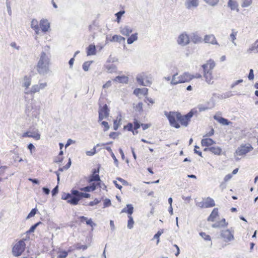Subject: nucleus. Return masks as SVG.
Returning <instances> with one entry per match:
<instances>
[{
	"mask_svg": "<svg viewBox=\"0 0 258 258\" xmlns=\"http://www.w3.org/2000/svg\"><path fill=\"white\" fill-rule=\"evenodd\" d=\"M49 58L44 52H42L37 64V71L40 75H44L49 71Z\"/></svg>",
	"mask_w": 258,
	"mask_h": 258,
	"instance_id": "nucleus-1",
	"label": "nucleus"
},
{
	"mask_svg": "<svg viewBox=\"0 0 258 258\" xmlns=\"http://www.w3.org/2000/svg\"><path fill=\"white\" fill-rule=\"evenodd\" d=\"M198 113L197 108H192L189 112L184 115H182L180 113H177V120L179 121L181 124L184 126H187L191 118Z\"/></svg>",
	"mask_w": 258,
	"mask_h": 258,
	"instance_id": "nucleus-2",
	"label": "nucleus"
},
{
	"mask_svg": "<svg viewBox=\"0 0 258 258\" xmlns=\"http://www.w3.org/2000/svg\"><path fill=\"white\" fill-rule=\"evenodd\" d=\"M177 112H173L170 111L167 112L166 111H164V115L168 118L170 124L173 126L175 127L176 128H178L180 127V125L178 123L177 121Z\"/></svg>",
	"mask_w": 258,
	"mask_h": 258,
	"instance_id": "nucleus-3",
	"label": "nucleus"
},
{
	"mask_svg": "<svg viewBox=\"0 0 258 258\" xmlns=\"http://www.w3.org/2000/svg\"><path fill=\"white\" fill-rule=\"evenodd\" d=\"M134 212V207L131 204H127L126 207L124 208L121 211V213H125L129 216H128V220L127 221V228L132 229L134 227V221L131 215Z\"/></svg>",
	"mask_w": 258,
	"mask_h": 258,
	"instance_id": "nucleus-4",
	"label": "nucleus"
},
{
	"mask_svg": "<svg viewBox=\"0 0 258 258\" xmlns=\"http://www.w3.org/2000/svg\"><path fill=\"white\" fill-rule=\"evenodd\" d=\"M26 244L24 239H21L14 246L12 252L15 256H18L22 254L25 249Z\"/></svg>",
	"mask_w": 258,
	"mask_h": 258,
	"instance_id": "nucleus-5",
	"label": "nucleus"
},
{
	"mask_svg": "<svg viewBox=\"0 0 258 258\" xmlns=\"http://www.w3.org/2000/svg\"><path fill=\"white\" fill-rule=\"evenodd\" d=\"M253 150L252 146L249 144L240 145L236 150V153L239 155L242 156L245 155L247 153Z\"/></svg>",
	"mask_w": 258,
	"mask_h": 258,
	"instance_id": "nucleus-6",
	"label": "nucleus"
},
{
	"mask_svg": "<svg viewBox=\"0 0 258 258\" xmlns=\"http://www.w3.org/2000/svg\"><path fill=\"white\" fill-rule=\"evenodd\" d=\"M220 236L226 242L231 241L234 239L233 233L229 229L221 231Z\"/></svg>",
	"mask_w": 258,
	"mask_h": 258,
	"instance_id": "nucleus-7",
	"label": "nucleus"
},
{
	"mask_svg": "<svg viewBox=\"0 0 258 258\" xmlns=\"http://www.w3.org/2000/svg\"><path fill=\"white\" fill-rule=\"evenodd\" d=\"M194 78L193 75H191L188 73H184L182 75L177 77L179 84L188 82Z\"/></svg>",
	"mask_w": 258,
	"mask_h": 258,
	"instance_id": "nucleus-8",
	"label": "nucleus"
},
{
	"mask_svg": "<svg viewBox=\"0 0 258 258\" xmlns=\"http://www.w3.org/2000/svg\"><path fill=\"white\" fill-rule=\"evenodd\" d=\"M177 42L182 46L186 45L189 43L188 36L186 33L181 34L178 38Z\"/></svg>",
	"mask_w": 258,
	"mask_h": 258,
	"instance_id": "nucleus-9",
	"label": "nucleus"
},
{
	"mask_svg": "<svg viewBox=\"0 0 258 258\" xmlns=\"http://www.w3.org/2000/svg\"><path fill=\"white\" fill-rule=\"evenodd\" d=\"M71 196L68 203L72 205H77L80 201L79 195L78 194H74L73 189L71 190Z\"/></svg>",
	"mask_w": 258,
	"mask_h": 258,
	"instance_id": "nucleus-10",
	"label": "nucleus"
},
{
	"mask_svg": "<svg viewBox=\"0 0 258 258\" xmlns=\"http://www.w3.org/2000/svg\"><path fill=\"white\" fill-rule=\"evenodd\" d=\"M204 41L205 43H209L212 44H215L219 46L215 36L213 34L206 35L204 37Z\"/></svg>",
	"mask_w": 258,
	"mask_h": 258,
	"instance_id": "nucleus-11",
	"label": "nucleus"
},
{
	"mask_svg": "<svg viewBox=\"0 0 258 258\" xmlns=\"http://www.w3.org/2000/svg\"><path fill=\"white\" fill-rule=\"evenodd\" d=\"M119 32L123 35L129 36L133 32V29L129 26L125 25L119 27Z\"/></svg>",
	"mask_w": 258,
	"mask_h": 258,
	"instance_id": "nucleus-12",
	"label": "nucleus"
},
{
	"mask_svg": "<svg viewBox=\"0 0 258 258\" xmlns=\"http://www.w3.org/2000/svg\"><path fill=\"white\" fill-rule=\"evenodd\" d=\"M186 8L190 9L192 8H196L199 6L198 0H186L184 3Z\"/></svg>",
	"mask_w": 258,
	"mask_h": 258,
	"instance_id": "nucleus-13",
	"label": "nucleus"
},
{
	"mask_svg": "<svg viewBox=\"0 0 258 258\" xmlns=\"http://www.w3.org/2000/svg\"><path fill=\"white\" fill-rule=\"evenodd\" d=\"M40 26L42 31L46 32L50 28V24L47 20L42 19L40 22Z\"/></svg>",
	"mask_w": 258,
	"mask_h": 258,
	"instance_id": "nucleus-14",
	"label": "nucleus"
},
{
	"mask_svg": "<svg viewBox=\"0 0 258 258\" xmlns=\"http://www.w3.org/2000/svg\"><path fill=\"white\" fill-rule=\"evenodd\" d=\"M109 109L107 104H104L103 106L99 104L98 112L103 114L105 117H108L109 115Z\"/></svg>",
	"mask_w": 258,
	"mask_h": 258,
	"instance_id": "nucleus-15",
	"label": "nucleus"
},
{
	"mask_svg": "<svg viewBox=\"0 0 258 258\" xmlns=\"http://www.w3.org/2000/svg\"><path fill=\"white\" fill-rule=\"evenodd\" d=\"M22 137L33 138L36 140H38L40 139V135L37 132L31 133L29 131L24 133Z\"/></svg>",
	"mask_w": 258,
	"mask_h": 258,
	"instance_id": "nucleus-16",
	"label": "nucleus"
},
{
	"mask_svg": "<svg viewBox=\"0 0 258 258\" xmlns=\"http://www.w3.org/2000/svg\"><path fill=\"white\" fill-rule=\"evenodd\" d=\"M228 223L226 222L225 219L223 218L221 221H218L212 225V227L214 228H220L227 226Z\"/></svg>",
	"mask_w": 258,
	"mask_h": 258,
	"instance_id": "nucleus-17",
	"label": "nucleus"
},
{
	"mask_svg": "<svg viewBox=\"0 0 258 258\" xmlns=\"http://www.w3.org/2000/svg\"><path fill=\"white\" fill-rule=\"evenodd\" d=\"M213 117L215 120H217V121H218L219 123L223 125H228L231 123L227 119H226L222 117L218 116L216 115H214Z\"/></svg>",
	"mask_w": 258,
	"mask_h": 258,
	"instance_id": "nucleus-18",
	"label": "nucleus"
},
{
	"mask_svg": "<svg viewBox=\"0 0 258 258\" xmlns=\"http://www.w3.org/2000/svg\"><path fill=\"white\" fill-rule=\"evenodd\" d=\"M125 38L120 35H114L110 41L111 42H118L119 43L123 42L124 44V47H125Z\"/></svg>",
	"mask_w": 258,
	"mask_h": 258,
	"instance_id": "nucleus-19",
	"label": "nucleus"
},
{
	"mask_svg": "<svg viewBox=\"0 0 258 258\" xmlns=\"http://www.w3.org/2000/svg\"><path fill=\"white\" fill-rule=\"evenodd\" d=\"M191 41L195 43H199L202 42L203 39L197 33H194L190 36Z\"/></svg>",
	"mask_w": 258,
	"mask_h": 258,
	"instance_id": "nucleus-20",
	"label": "nucleus"
},
{
	"mask_svg": "<svg viewBox=\"0 0 258 258\" xmlns=\"http://www.w3.org/2000/svg\"><path fill=\"white\" fill-rule=\"evenodd\" d=\"M31 27L35 31L36 34L38 35L39 34L40 29L38 21L36 19H34L32 20Z\"/></svg>",
	"mask_w": 258,
	"mask_h": 258,
	"instance_id": "nucleus-21",
	"label": "nucleus"
},
{
	"mask_svg": "<svg viewBox=\"0 0 258 258\" xmlns=\"http://www.w3.org/2000/svg\"><path fill=\"white\" fill-rule=\"evenodd\" d=\"M204 77L205 78V81L209 84H212L213 81H212L213 77L212 76V71L206 72L204 73Z\"/></svg>",
	"mask_w": 258,
	"mask_h": 258,
	"instance_id": "nucleus-22",
	"label": "nucleus"
},
{
	"mask_svg": "<svg viewBox=\"0 0 258 258\" xmlns=\"http://www.w3.org/2000/svg\"><path fill=\"white\" fill-rule=\"evenodd\" d=\"M215 143V142L211 138L203 139L201 141V144L203 146L209 147Z\"/></svg>",
	"mask_w": 258,
	"mask_h": 258,
	"instance_id": "nucleus-23",
	"label": "nucleus"
},
{
	"mask_svg": "<svg viewBox=\"0 0 258 258\" xmlns=\"http://www.w3.org/2000/svg\"><path fill=\"white\" fill-rule=\"evenodd\" d=\"M204 200L207 208L213 207L215 206L214 200L210 197L204 198Z\"/></svg>",
	"mask_w": 258,
	"mask_h": 258,
	"instance_id": "nucleus-24",
	"label": "nucleus"
},
{
	"mask_svg": "<svg viewBox=\"0 0 258 258\" xmlns=\"http://www.w3.org/2000/svg\"><path fill=\"white\" fill-rule=\"evenodd\" d=\"M218 215V209L217 208H214L208 217L207 220L208 221L214 222L216 217Z\"/></svg>",
	"mask_w": 258,
	"mask_h": 258,
	"instance_id": "nucleus-25",
	"label": "nucleus"
},
{
	"mask_svg": "<svg viewBox=\"0 0 258 258\" xmlns=\"http://www.w3.org/2000/svg\"><path fill=\"white\" fill-rule=\"evenodd\" d=\"M96 187L97 184L94 183H92L90 185L82 187L80 189L85 192H90L95 190L96 189Z\"/></svg>",
	"mask_w": 258,
	"mask_h": 258,
	"instance_id": "nucleus-26",
	"label": "nucleus"
},
{
	"mask_svg": "<svg viewBox=\"0 0 258 258\" xmlns=\"http://www.w3.org/2000/svg\"><path fill=\"white\" fill-rule=\"evenodd\" d=\"M79 219H80V221L81 222H84V221L86 222V224L90 226L91 227H93L94 226H96V224L93 223L92 221V219H88L87 217L85 216H80L79 217Z\"/></svg>",
	"mask_w": 258,
	"mask_h": 258,
	"instance_id": "nucleus-27",
	"label": "nucleus"
},
{
	"mask_svg": "<svg viewBox=\"0 0 258 258\" xmlns=\"http://www.w3.org/2000/svg\"><path fill=\"white\" fill-rule=\"evenodd\" d=\"M96 49L95 45L90 44L87 48V55H93L96 54Z\"/></svg>",
	"mask_w": 258,
	"mask_h": 258,
	"instance_id": "nucleus-28",
	"label": "nucleus"
},
{
	"mask_svg": "<svg viewBox=\"0 0 258 258\" xmlns=\"http://www.w3.org/2000/svg\"><path fill=\"white\" fill-rule=\"evenodd\" d=\"M73 192L74 194H78L79 195L80 200L83 198H89L90 197V194L78 191V190L73 189Z\"/></svg>",
	"mask_w": 258,
	"mask_h": 258,
	"instance_id": "nucleus-29",
	"label": "nucleus"
},
{
	"mask_svg": "<svg viewBox=\"0 0 258 258\" xmlns=\"http://www.w3.org/2000/svg\"><path fill=\"white\" fill-rule=\"evenodd\" d=\"M148 93V89L147 88H137L134 90V94L136 95H139V94H143L144 95H146Z\"/></svg>",
	"mask_w": 258,
	"mask_h": 258,
	"instance_id": "nucleus-30",
	"label": "nucleus"
},
{
	"mask_svg": "<svg viewBox=\"0 0 258 258\" xmlns=\"http://www.w3.org/2000/svg\"><path fill=\"white\" fill-rule=\"evenodd\" d=\"M138 39V33H135L132 34L127 39V43L128 44H131L133 43L135 41L137 40Z\"/></svg>",
	"mask_w": 258,
	"mask_h": 258,
	"instance_id": "nucleus-31",
	"label": "nucleus"
},
{
	"mask_svg": "<svg viewBox=\"0 0 258 258\" xmlns=\"http://www.w3.org/2000/svg\"><path fill=\"white\" fill-rule=\"evenodd\" d=\"M228 6L230 8L231 10H237V11H238V9H237L238 4L236 1L233 0H229L228 2Z\"/></svg>",
	"mask_w": 258,
	"mask_h": 258,
	"instance_id": "nucleus-32",
	"label": "nucleus"
},
{
	"mask_svg": "<svg viewBox=\"0 0 258 258\" xmlns=\"http://www.w3.org/2000/svg\"><path fill=\"white\" fill-rule=\"evenodd\" d=\"M88 181L89 183H91L93 181H101V179L99 176V175H95L92 174L89 177Z\"/></svg>",
	"mask_w": 258,
	"mask_h": 258,
	"instance_id": "nucleus-33",
	"label": "nucleus"
},
{
	"mask_svg": "<svg viewBox=\"0 0 258 258\" xmlns=\"http://www.w3.org/2000/svg\"><path fill=\"white\" fill-rule=\"evenodd\" d=\"M221 151L222 149L219 147L214 146L210 147V152L215 155H220Z\"/></svg>",
	"mask_w": 258,
	"mask_h": 258,
	"instance_id": "nucleus-34",
	"label": "nucleus"
},
{
	"mask_svg": "<svg viewBox=\"0 0 258 258\" xmlns=\"http://www.w3.org/2000/svg\"><path fill=\"white\" fill-rule=\"evenodd\" d=\"M114 81L120 83H126L128 81V78L124 76H118L115 77Z\"/></svg>",
	"mask_w": 258,
	"mask_h": 258,
	"instance_id": "nucleus-35",
	"label": "nucleus"
},
{
	"mask_svg": "<svg viewBox=\"0 0 258 258\" xmlns=\"http://www.w3.org/2000/svg\"><path fill=\"white\" fill-rule=\"evenodd\" d=\"M31 78L27 76H25L24 78V82L23 83V86L28 88L31 85Z\"/></svg>",
	"mask_w": 258,
	"mask_h": 258,
	"instance_id": "nucleus-36",
	"label": "nucleus"
},
{
	"mask_svg": "<svg viewBox=\"0 0 258 258\" xmlns=\"http://www.w3.org/2000/svg\"><path fill=\"white\" fill-rule=\"evenodd\" d=\"M41 223H42L39 221V222H37L36 223L34 224V225H32L30 227L29 230H28L27 231H26V233L27 234H30L31 233L34 232V231L35 230L36 228Z\"/></svg>",
	"mask_w": 258,
	"mask_h": 258,
	"instance_id": "nucleus-37",
	"label": "nucleus"
},
{
	"mask_svg": "<svg viewBox=\"0 0 258 258\" xmlns=\"http://www.w3.org/2000/svg\"><path fill=\"white\" fill-rule=\"evenodd\" d=\"M237 32L234 31L233 29L232 30V33L229 35V39L231 40L232 43L235 45H236V43L234 42L235 40L236 39V36L237 35Z\"/></svg>",
	"mask_w": 258,
	"mask_h": 258,
	"instance_id": "nucleus-38",
	"label": "nucleus"
},
{
	"mask_svg": "<svg viewBox=\"0 0 258 258\" xmlns=\"http://www.w3.org/2000/svg\"><path fill=\"white\" fill-rule=\"evenodd\" d=\"M256 42L254 43V44H252L251 46L247 49L248 52H253L254 53H258V47H257V44L256 45Z\"/></svg>",
	"mask_w": 258,
	"mask_h": 258,
	"instance_id": "nucleus-39",
	"label": "nucleus"
},
{
	"mask_svg": "<svg viewBox=\"0 0 258 258\" xmlns=\"http://www.w3.org/2000/svg\"><path fill=\"white\" fill-rule=\"evenodd\" d=\"M137 81L141 85L143 86L144 85V82L145 80L144 75H139L137 77Z\"/></svg>",
	"mask_w": 258,
	"mask_h": 258,
	"instance_id": "nucleus-40",
	"label": "nucleus"
},
{
	"mask_svg": "<svg viewBox=\"0 0 258 258\" xmlns=\"http://www.w3.org/2000/svg\"><path fill=\"white\" fill-rule=\"evenodd\" d=\"M177 73L174 74L173 75L171 81L170 82V84L172 85H177L178 84H179V82H178V79H177Z\"/></svg>",
	"mask_w": 258,
	"mask_h": 258,
	"instance_id": "nucleus-41",
	"label": "nucleus"
},
{
	"mask_svg": "<svg viewBox=\"0 0 258 258\" xmlns=\"http://www.w3.org/2000/svg\"><path fill=\"white\" fill-rule=\"evenodd\" d=\"M106 69L107 70V71L110 73H113V72L116 71V67L113 64L106 66Z\"/></svg>",
	"mask_w": 258,
	"mask_h": 258,
	"instance_id": "nucleus-42",
	"label": "nucleus"
},
{
	"mask_svg": "<svg viewBox=\"0 0 258 258\" xmlns=\"http://www.w3.org/2000/svg\"><path fill=\"white\" fill-rule=\"evenodd\" d=\"M164 232V230L163 229H161L160 230H159L154 236V239H157V244H158L159 241H160V240H159V237L160 236H161V235Z\"/></svg>",
	"mask_w": 258,
	"mask_h": 258,
	"instance_id": "nucleus-43",
	"label": "nucleus"
},
{
	"mask_svg": "<svg viewBox=\"0 0 258 258\" xmlns=\"http://www.w3.org/2000/svg\"><path fill=\"white\" fill-rule=\"evenodd\" d=\"M92 62V61H85V62H84L82 67H83V69L84 70V71L86 72V71H88L89 68Z\"/></svg>",
	"mask_w": 258,
	"mask_h": 258,
	"instance_id": "nucleus-44",
	"label": "nucleus"
},
{
	"mask_svg": "<svg viewBox=\"0 0 258 258\" xmlns=\"http://www.w3.org/2000/svg\"><path fill=\"white\" fill-rule=\"evenodd\" d=\"M207 4L211 6H215L217 5L219 0H204Z\"/></svg>",
	"mask_w": 258,
	"mask_h": 258,
	"instance_id": "nucleus-45",
	"label": "nucleus"
},
{
	"mask_svg": "<svg viewBox=\"0 0 258 258\" xmlns=\"http://www.w3.org/2000/svg\"><path fill=\"white\" fill-rule=\"evenodd\" d=\"M37 211L38 210L36 208H34V209H32L31 211H30V212L28 215L26 219H29L31 217H34L36 215Z\"/></svg>",
	"mask_w": 258,
	"mask_h": 258,
	"instance_id": "nucleus-46",
	"label": "nucleus"
},
{
	"mask_svg": "<svg viewBox=\"0 0 258 258\" xmlns=\"http://www.w3.org/2000/svg\"><path fill=\"white\" fill-rule=\"evenodd\" d=\"M75 247L78 250H80L81 249L85 250L88 248V246L87 245H81L80 243H77L75 245Z\"/></svg>",
	"mask_w": 258,
	"mask_h": 258,
	"instance_id": "nucleus-47",
	"label": "nucleus"
},
{
	"mask_svg": "<svg viewBox=\"0 0 258 258\" xmlns=\"http://www.w3.org/2000/svg\"><path fill=\"white\" fill-rule=\"evenodd\" d=\"M200 235L205 240H209V241L211 240L210 236L206 234V233H205V232H201L200 233Z\"/></svg>",
	"mask_w": 258,
	"mask_h": 258,
	"instance_id": "nucleus-48",
	"label": "nucleus"
},
{
	"mask_svg": "<svg viewBox=\"0 0 258 258\" xmlns=\"http://www.w3.org/2000/svg\"><path fill=\"white\" fill-rule=\"evenodd\" d=\"M124 13V11H120L116 13L115 15L116 17V21L119 23L120 22L122 15Z\"/></svg>",
	"mask_w": 258,
	"mask_h": 258,
	"instance_id": "nucleus-49",
	"label": "nucleus"
},
{
	"mask_svg": "<svg viewBox=\"0 0 258 258\" xmlns=\"http://www.w3.org/2000/svg\"><path fill=\"white\" fill-rule=\"evenodd\" d=\"M206 64H208V68L211 71H212V70L215 66V63L212 60H209Z\"/></svg>",
	"mask_w": 258,
	"mask_h": 258,
	"instance_id": "nucleus-50",
	"label": "nucleus"
},
{
	"mask_svg": "<svg viewBox=\"0 0 258 258\" xmlns=\"http://www.w3.org/2000/svg\"><path fill=\"white\" fill-rule=\"evenodd\" d=\"M197 109H198V112H202L205 111L209 109V107L204 106L202 104H199L198 105L197 108H196Z\"/></svg>",
	"mask_w": 258,
	"mask_h": 258,
	"instance_id": "nucleus-51",
	"label": "nucleus"
},
{
	"mask_svg": "<svg viewBox=\"0 0 258 258\" xmlns=\"http://www.w3.org/2000/svg\"><path fill=\"white\" fill-rule=\"evenodd\" d=\"M141 126V123L136 118L134 119V127L135 130H138Z\"/></svg>",
	"mask_w": 258,
	"mask_h": 258,
	"instance_id": "nucleus-52",
	"label": "nucleus"
},
{
	"mask_svg": "<svg viewBox=\"0 0 258 258\" xmlns=\"http://www.w3.org/2000/svg\"><path fill=\"white\" fill-rule=\"evenodd\" d=\"M40 90V87H39L38 85H33L31 89V92L32 93H35L36 92H38Z\"/></svg>",
	"mask_w": 258,
	"mask_h": 258,
	"instance_id": "nucleus-53",
	"label": "nucleus"
},
{
	"mask_svg": "<svg viewBox=\"0 0 258 258\" xmlns=\"http://www.w3.org/2000/svg\"><path fill=\"white\" fill-rule=\"evenodd\" d=\"M71 196V192L70 194L63 192L61 196V199L66 200L68 202Z\"/></svg>",
	"mask_w": 258,
	"mask_h": 258,
	"instance_id": "nucleus-54",
	"label": "nucleus"
},
{
	"mask_svg": "<svg viewBox=\"0 0 258 258\" xmlns=\"http://www.w3.org/2000/svg\"><path fill=\"white\" fill-rule=\"evenodd\" d=\"M252 3V0H243V2L241 5L242 7L245 8L249 6Z\"/></svg>",
	"mask_w": 258,
	"mask_h": 258,
	"instance_id": "nucleus-55",
	"label": "nucleus"
},
{
	"mask_svg": "<svg viewBox=\"0 0 258 258\" xmlns=\"http://www.w3.org/2000/svg\"><path fill=\"white\" fill-rule=\"evenodd\" d=\"M96 152V147H94L91 151H86V154L87 156H93L95 154Z\"/></svg>",
	"mask_w": 258,
	"mask_h": 258,
	"instance_id": "nucleus-56",
	"label": "nucleus"
},
{
	"mask_svg": "<svg viewBox=\"0 0 258 258\" xmlns=\"http://www.w3.org/2000/svg\"><path fill=\"white\" fill-rule=\"evenodd\" d=\"M68 255L67 251L64 250L60 251L57 256V258H66Z\"/></svg>",
	"mask_w": 258,
	"mask_h": 258,
	"instance_id": "nucleus-57",
	"label": "nucleus"
},
{
	"mask_svg": "<svg viewBox=\"0 0 258 258\" xmlns=\"http://www.w3.org/2000/svg\"><path fill=\"white\" fill-rule=\"evenodd\" d=\"M116 180H117L118 181L120 182L123 185L127 186L129 185L128 182L126 180L122 179L121 177H117Z\"/></svg>",
	"mask_w": 258,
	"mask_h": 258,
	"instance_id": "nucleus-58",
	"label": "nucleus"
},
{
	"mask_svg": "<svg viewBox=\"0 0 258 258\" xmlns=\"http://www.w3.org/2000/svg\"><path fill=\"white\" fill-rule=\"evenodd\" d=\"M124 129H126L128 131L132 132L133 130V124L131 122H128L126 125L124 126Z\"/></svg>",
	"mask_w": 258,
	"mask_h": 258,
	"instance_id": "nucleus-59",
	"label": "nucleus"
},
{
	"mask_svg": "<svg viewBox=\"0 0 258 258\" xmlns=\"http://www.w3.org/2000/svg\"><path fill=\"white\" fill-rule=\"evenodd\" d=\"M101 124L104 126V131L106 132L109 129V125L107 121H103L101 122Z\"/></svg>",
	"mask_w": 258,
	"mask_h": 258,
	"instance_id": "nucleus-60",
	"label": "nucleus"
},
{
	"mask_svg": "<svg viewBox=\"0 0 258 258\" xmlns=\"http://www.w3.org/2000/svg\"><path fill=\"white\" fill-rule=\"evenodd\" d=\"M58 192V186L56 185L55 187L53 188L51 191V194L52 197L55 196Z\"/></svg>",
	"mask_w": 258,
	"mask_h": 258,
	"instance_id": "nucleus-61",
	"label": "nucleus"
},
{
	"mask_svg": "<svg viewBox=\"0 0 258 258\" xmlns=\"http://www.w3.org/2000/svg\"><path fill=\"white\" fill-rule=\"evenodd\" d=\"M196 206L200 207L201 208H207L204 200L202 202H197L196 203Z\"/></svg>",
	"mask_w": 258,
	"mask_h": 258,
	"instance_id": "nucleus-62",
	"label": "nucleus"
},
{
	"mask_svg": "<svg viewBox=\"0 0 258 258\" xmlns=\"http://www.w3.org/2000/svg\"><path fill=\"white\" fill-rule=\"evenodd\" d=\"M248 78L249 80H252L254 79V74H253V71L252 69H250L249 70Z\"/></svg>",
	"mask_w": 258,
	"mask_h": 258,
	"instance_id": "nucleus-63",
	"label": "nucleus"
},
{
	"mask_svg": "<svg viewBox=\"0 0 258 258\" xmlns=\"http://www.w3.org/2000/svg\"><path fill=\"white\" fill-rule=\"evenodd\" d=\"M111 201L109 199H106L104 201V207H107L111 205Z\"/></svg>",
	"mask_w": 258,
	"mask_h": 258,
	"instance_id": "nucleus-64",
	"label": "nucleus"
}]
</instances>
